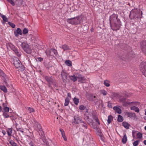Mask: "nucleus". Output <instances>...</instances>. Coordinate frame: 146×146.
<instances>
[{
    "label": "nucleus",
    "instance_id": "obj_1",
    "mask_svg": "<svg viewBox=\"0 0 146 146\" xmlns=\"http://www.w3.org/2000/svg\"><path fill=\"white\" fill-rule=\"evenodd\" d=\"M142 12L139 9H135L131 11L129 14V17L131 19L134 18H141Z\"/></svg>",
    "mask_w": 146,
    "mask_h": 146
},
{
    "label": "nucleus",
    "instance_id": "obj_2",
    "mask_svg": "<svg viewBox=\"0 0 146 146\" xmlns=\"http://www.w3.org/2000/svg\"><path fill=\"white\" fill-rule=\"evenodd\" d=\"M21 46L24 51L28 54H31L32 52V50L30 46L26 42H23L22 43Z\"/></svg>",
    "mask_w": 146,
    "mask_h": 146
},
{
    "label": "nucleus",
    "instance_id": "obj_3",
    "mask_svg": "<svg viewBox=\"0 0 146 146\" xmlns=\"http://www.w3.org/2000/svg\"><path fill=\"white\" fill-rule=\"evenodd\" d=\"M13 64L16 68L19 69V70L22 71L24 70V66L22 65L21 61L18 58H15L14 59Z\"/></svg>",
    "mask_w": 146,
    "mask_h": 146
},
{
    "label": "nucleus",
    "instance_id": "obj_4",
    "mask_svg": "<svg viewBox=\"0 0 146 146\" xmlns=\"http://www.w3.org/2000/svg\"><path fill=\"white\" fill-rule=\"evenodd\" d=\"M109 20L111 27V24L112 23L117 22V23H119V21H120V20L118 19L117 15L115 14H113L110 16Z\"/></svg>",
    "mask_w": 146,
    "mask_h": 146
},
{
    "label": "nucleus",
    "instance_id": "obj_5",
    "mask_svg": "<svg viewBox=\"0 0 146 146\" xmlns=\"http://www.w3.org/2000/svg\"><path fill=\"white\" fill-rule=\"evenodd\" d=\"M140 66L141 71L143 74L146 77V62H142Z\"/></svg>",
    "mask_w": 146,
    "mask_h": 146
},
{
    "label": "nucleus",
    "instance_id": "obj_6",
    "mask_svg": "<svg viewBox=\"0 0 146 146\" xmlns=\"http://www.w3.org/2000/svg\"><path fill=\"white\" fill-rule=\"evenodd\" d=\"M86 98L88 100L90 101H95L97 100V97L92 94H87Z\"/></svg>",
    "mask_w": 146,
    "mask_h": 146
},
{
    "label": "nucleus",
    "instance_id": "obj_7",
    "mask_svg": "<svg viewBox=\"0 0 146 146\" xmlns=\"http://www.w3.org/2000/svg\"><path fill=\"white\" fill-rule=\"evenodd\" d=\"M83 121L80 118L78 115H76L74 116V121L73 123L75 124L80 123H83Z\"/></svg>",
    "mask_w": 146,
    "mask_h": 146
},
{
    "label": "nucleus",
    "instance_id": "obj_8",
    "mask_svg": "<svg viewBox=\"0 0 146 146\" xmlns=\"http://www.w3.org/2000/svg\"><path fill=\"white\" fill-rule=\"evenodd\" d=\"M61 74L63 81L64 82H66L68 76V73L66 72V71L65 70H62L61 72Z\"/></svg>",
    "mask_w": 146,
    "mask_h": 146
},
{
    "label": "nucleus",
    "instance_id": "obj_9",
    "mask_svg": "<svg viewBox=\"0 0 146 146\" xmlns=\"http://www.w3.org/2000/svg\"><path fill=\"white\" fill-rule=\"evenodd\" d=\"M141 47L143 53L146 55V41L143 40L140 42Z\"/></svg>",
    "mask_w": 146,
    "mask_h": 146
},
{
    "label": "nucleus",
    "instance_id": "obj_10",
    "mask_svg": "<svg viewBox=\"0 0 146 146\" xmlns=\"http://www.w3.org/2000/svg\"><path fill=\"white\" fill-rule=\"evenodd\" d=\"M73 18L75 25L79 24L82 21V18L80 16H78Z\"/></svg>",
    "mask_w": 146,
    "mask_h": 146
},
{
    "label": "nucleus",
    "instance_id": "obj_11",
    "mask_svg": "<svg viewBox=\"0 0 146 146\" xmlns=\"http://www.w3.org/2000/svg\"><path fill=\"white\" fill-rule=\"evenodd\" d=\"M117 22H114L111 24V28L114 30L117 31L120 28V27L119 24H120V22L119 21V23L117 24Z\"/></svg>",
    "mask_w": 146,
    "mask_h": 146
},
{
    "label": "nucleus",
    "instance_id": "obj_12",
    "mask_svg": "<svg viewBox=\"0 0 146 146\" xmlns=\"http://www.w3.org/2000/svg\"><path fill=\"white\" fill-rule=\"evenodd\" d=\"M0 76H2L3 78V80L5 83V84L7 86H8L7 80L8 79L7 78H5L6 77V75L4 73L3 71L2 70H0Z\"/></svg>",
    "mask_w": 146,
    "mask_h": 146
},
{
    "label": "nucleus",
    "instance_id": "obj_13",
    "mask_svg": "<svg viewBox=\"0 0 146 146\" xmlns=\"http://www.w3.org/2000/svg\"><path fill=\"white\" fill-rule=\"evenodd\" d=\"M45 78L46 80L50 84H52L55 82V80L53 79L52 77L46 76Z\"/></svg>",
    "mask_w": 146,
    "mask_h": 146
},
{
    "label": "nucleus",
    "instance_id": "obj_14",
    "mask_svg": "<svg viewBox=\"0 0 146 146\" xmlns=\"http://www.w3.org/2000/svg\"><path fill=\"white\" fill-rule=\"evenodd\" d=\"M14 34L16 36H18L19 35H22V32L21 30L19 28H17L16 31L14 32Z\"/></svg>",
    "mask_w": 146,
    "mask_h": 146
},
{
    "label": "nucleus",
    "instance_id": "obj_15",
    "mask_svg": "<svg viewBox=\"0 0 146 146\" xmlns=\"http://www.w3.org/2000/svg\"><path fill=\"white\" fill-rule=\"evenodd\" d=\"M125 103L123 104V106H124L130 105V104H132L133 105H137L139 104V103L137 102H125Z\"/></svg>",
    "mask_w": 146,
    "mask_h": 146
},
{
    "label": "nucleus",
    "instance_id": "obj_16",
    "mask_svg": "<svg viewBox=\"0 0 146 146\" xmlns=\"http://www.w3.org/2000/svg\"><path fill=\"white\" fill-rule=\"evenodd\" d=\"M34 125L37 126V129L40 131H42V128L40 125L35 120H34Z\"/></svg>",
    "mask_w": 146,
    "mask_h": 146
},
{
    "label": "nucleus",
    "instance_id": "obj_17",
    "mask_svg": "<svg viewBox=\"0 0 146 146\" xmlns=\"http://www.w3.org/2000/svg\"><path fill=\"white\" fill-rule=\"evenodd\" d=\"M50 52L51 53V56H56L57 54V51L56 50L52 48L50 50Z\"/></svg>",
    "mask_w": 146,
    "mask_h": 146
},
{
    "label": "nucleus",
    "instance_id": "obj_18",
    "mask_svg": "<svg viewBox=\"0 0 146 146\" xmlns=\"http://www.w3.org/2000/svg\"><path fill=\"white\" fill-rule=\"evenodd\" d=\"M78 78L79 79V81L80 82L83 83L85 82L86 80V79L85 77H82L81 76H80Z\"/></svg>",
    "mask_w": 146,
    "mask_h": 146
},
{
    "label": "nucleus",
    "instance_id": "obj_19",
    "mask_svg": "<svg viewBox=\"0 0 146 146\" xmlns=\"http://www.w3.org/2000/svg\"><path fill=\"white\" fill-rule=\"evenodd\" d=\"M127 113L128 115V116L131 118H135L136 116L135 113H134L128 112H127Z\"/></svg>",
    "mask_w": 146,
    "mask_h": 146
},
{
    "label": "nucleus",
    "instance_id": "obj_20",
    "mask_svg": "<svg viewBox=\"0 0 146 146\" xmlns=\"http://www.w3.org/2000/svg\"><path fill=\"white\" fill-rule=\"evenodd\" d=\"M115 111L119 114H121V109L117 106H114L113 108Z\"/></svg>",
    "mask_w": 146,
    "mask_h": 146
},
{
    "label": "nucleus",
    "instance_id": "obj_21",
    "mask_svg": "<svg viewBox=\"0 0 146 146\" xmlns=\"http://www.w3.org/2000/svg\"><path fill=\"white\" fill-rule=\"evenodd\" d=\"M13 50L17 56L19 57L21 56V52H19L17 48H13Z\"/></svg>",
    "mask_w": 146,
    "mask_h": 146
},
{
    "label": "nucleus",
    "instance_id": "obj_22",
    "mask_svg": "<svg viewBox=\"0 0 146 146\" xmlns=\"http://www.w3.org/2000/svg\"><path fill=\"white\" fill-rule=\"evenodd\" d=\"M13 50L17 56L19 57L21 56V52H19L17 48H13Z\"/></svg>",
    "mask_w": 146,
    "mask_h": 146
},
{
    "label": "nucleus",
    "instance_id": "obj_23",
    "mask_svg": "<svg viewBox=\"0 0 146 146\" xmlns=\"http://www.w3.org/2000/svg\"><path fill=\"white\" fill-rule=\"evenodd\" d=\"M130 109L131 110H134V111L136 112L139 113V108L135 106H133L130 108Z\"/></svg>",
    "mask_w": 146,
    "mask_h": 146
},
{
    "label": "nucleus",
    "instance_id": "obj_24",
    "mask_svg": "<svg viewBox=\"0 0 146 146\" xmlns=\"http://www.w3.org/2000/svg\"><path fill=\"white\" fill-rule=\"evenodd\" d=\"M122 125L125 128L127 129H128L130 126V125L126 122H123L122 123Z\"/></svg>",
    "mask_w": 146,
    "mask_h": 146
},
{
    "label": "nucleus",
    "instance_id": "obj_25",
    "mask_svg": "<svg viewBox=\"0 0 146 146\" xmlns=\"http://www.w3.org/2000/svg\"><path fill=\"white\" fill-rule=\"evenodd\" d=\"M92 117L96 121L98 125H100L99 119L96 115H92Z\"/></svg>",
    "mask_w": 146,
    "mask_h": 146
},
{
    "label": "nucleus",
    "instance_id": "obj_26",
    "mask_svg": "<svg viewBox=\"0 0 146 146\" xmlns=\"http://www.w3.org/2000/svg\"><path fill=\"white\" fill-rule=\"evenodd\" d=\"M127 137L125 133L124 134L122 139V142L123 143L125 144L126 143L127 141Z\"/></svg>",
    "mask_w": 146,
    "mask_h": 146
},
{
    "label": "nucleus",
    "instance_id": "obj_27",
    "mask_svg": "<svg viewBox=\"0 0 146 146\" xmlns=\"http://www.w3.org/2000/svg\"><path fill=\"white\" fill-rule=\"evenodd\" d=\"M67 21L72 25H74V21L73 18L68 19L67 20Z\"/></svg>",
    "mask_w": 146,
    "mask_h": 146
},
{
    "label": "nucleus",
    "instance_id": "obj_28",
    "mask_svg": "<svg viewBox=\"0 0 146 146\" xmlns=\"http://www.w3.org/2000/svg\"><path fill=\"white\" fill-rule=\"evenodd\" d=\"M70 100V99L68 97H67L66 98L65 100V102L64 104L65 106H67L68 105L69 103Z\"/></svg>",
    "mask_w": 146,
    "mask_h": 146
},
{
    "label": "nucleus",
    "instance_id": "obj_29",
    "mask_svg": "<svg viewBox=\"0 0 146 146\" xmlns=\"http://www.w3.org/2000/svg\"><path fill=\"white\" fill-rule=\"evenodd\" d=\"M117 121L119 122H122L123 120V118L120 115H118Z\"/></svg>",
    "mask_w": 146,
    "mask_h": 146
},
{
    "label": "nucleus",
    "instance_id": "obj_30",
    "mask_svg": "<svg viewBox=\"0 0 146 146\" xmlns=\"http://www.w3.org/2000/svg\"><path fill=\"white\" fill-rule=\"evenodd\" d=\"M0 89L5 93L7 92V90L6 87L4 86H0Z\"/></svg>",
    "mask_w": 146,
    "mask_h": 146
},
{
    "label": "nucleus",
    "instance_id": "obj_31",
    "mask_svg": "<svg viewBox=\"0 0 146 146\" xmlns=\"http://www.w3.org/2000/svg\"><path fill=\"white\" fill-rule=\"evenodd\" d=\"M61 48L64 51L68 50L69 49V47L66 44L63 45L61 47Z\"/></svg>",
    "mask_w": 146,
    "mask_h": 146
},
{
    "label": "nucleus",
    "instance_id": "obj_32",
    "mask_svg": "<svg viewBox=\"0 0 146 146\" xmlns=\"http://www.w3.org/2000/svg\"><path fill=\"white\" fill-rule=\"evenodd\" d=\"M113 117L111 115L108 116V123H110L111 122V120L113 119Z\"/></svg>",
    "mask_w": 146,
    "mask_h": 146
},
{
    "label": "nucleus",
    "instance_id": "obj_33",
    "mask_svg": "<svg viewBox=\"0 0 146 146\" xmlns=\"http://www.w3.org/2000/svg\"><path fill=\"white\" fill-rule=\"evenodd\" d=\"M74 103L76 105H78L79 102V99L76 98H74L73 99Z\"/></svg>",
    "mask_w": 146,
    "mask_h": 146
},
{
    "label": "nucleus",
    "instance_id": "obj_34",
    "mask_svg": "<svg viewBox=\"0 0 146 146\" xmlns=\"http://www.w3.org/2000/svg\"><path fill=\"white\" fill-rule=\"evenodd\" d=\"M65 63L68 66H71L72 65V62L70 60H66L65 62Z\"/></svg>",
    "mask_w": 146,
    "mask_h": 146
},
{
    "label": "nucleus",
    "instance_id": "obj_35",
    "mask_svg": "<svg viewBox=\"0 0 146 146\" xmlns=\"http://www.w3.org/2000/svg\"><path fill=\"white\" fill-rule=\"evenodd\" d=\"M70 78L74 82L76 81L77 80L76 77L74 76H69Z\"/></svg>",
    "mask_w": 146,
    "mask_h": 146
},
{
    "label": "nucleus",
    "instance_id": "obj_36",
    "mask_svg": "<svg viewBox=\"0 0 146 146\" xmlns=\"http://www.w3.org/2000/svg\"><path fill=\"white\" fill-rule=\"evenodd\" d=\"M7 132L8 135L9 136H11L12 133V130L11 128L8 129L7 130Z\"/></svg>",
    "mask_w": 146,
    "mask_h": 146
},
{
    "label": "nucleus",
    "instance_id": "obj_37",
    "mask_svg": "<svg viewBox=\"0 0 146 146\" xmlns=\"http://www.w3.org/2000/svg\"><path fill=\"white\" fill-rule=\"evenodd\" d=\"M0 16H1V17L2 18L3 20L4 21H5V22L7 21L8 19L5 15L1 14L0 15Z\"/></svg>",
    "mask_w": 146,
    "mask_h": 146
},
{
    "label": "nucleus",
    "instance_id": "obj_38",
    "mask_svg": "<svg viewBox=\"0 0 146 146\" xmlns=\"http://www.w3.org/2000/svg\"><path fill=\"white\" fill-rule=\"evenodd\" d=\"M136 136L138 138L141 139L142 137V134L141 133L139 132L137 134Z\"/></svg>",
    "mask_w": 146,
    "mask_h": 146
},
{
    "label": "nucleus",
    "instance_id": "obj_39",
    "mask_svg": "<svg viewBox=\"0 0 146 146\" xmlns=\"http://www.w3.org/2000/svg\"><path fill=\"white\" fill-rule=\"evenodd\" d=\"M104 85L107 87H109L110 86V84L109 83V82L107 80H105L104 82Z\"/></svg>",
    "mask_w": 146,
    "mask_h": 146
},
{
    "label": "nucleus",
    "instance_id": "obj_40",
    "mask_svg": "<svg viewBox=\"0 0 146 146\" xmlns=\"http://www.w3.org/2000/svg\"><path fill=\"white\" fill-rule=\"evenodd\" d=\"M9 142L12 146H16L17 145V144L12 140H10Z\"/></svg>",
    "mask_w": 146,
    "mask_h": 146
},
{
    "label": "nucleus",
    "instance_id": "obj_41",
    "mask_svg": "<svg viewBox=\"0 0 146 146\" xmlns=\"http://www.w3.org/2000/svg\"><path fill=\"white\" fill-rule=\"evenodd\" d=\"M101 94H103L104 96H106L107 94V92L105 90H102L101 91Z\"/></svg>",
    "mask_w": 146,
    "mask_h": 146
},
{
    "label": "nucleus",
    "instance_id": "obj_42",
    "mask_svg": "<svg viewBox=\"0 0 146 146\" xmlns=\"http://www.w3.org/2000/svg\"><path fill=\"white\" fill-rule=\"evenodd\" d=\"M3 115L5 118H7L9 117V115L7 114V112L5 111H3Z\"/></svg>",
    "mask_w": 146,
    "mask_h": 146
},
{
    "label": "nucleus",
    "instance_id": "obj_43",
    "mask_svg": "<svg viewBox=\"0 0 146 146\" xmlns=\"http://www.w3.org/2000/svg\"><path fill=\"white\" fill-rule=\"evenodd\" d=\"M98 135H99V136H100V139H101V140L102 141H104V140L105 138H104V137L102 136V133L100 132H99V134Z\"/></svg>",
    "mask_w": 146,
    "mask_h": 146
},
{
    "label": "nucleus",
    "instance_id": "obj_44",
    "mask_svg": "<svg viewBox=\"0 0 146 146\" xmlns=\"http://www.w3.org/2000/svg\"><path fill=\"white\" fill-rule=\"evenodd\" d=\"M28 29L26 28H24L23 31V33L24 35H25L28 33Z\"/></svg>",
    "mask_w": 146,
    "mask_h": 146
},
{
    "label": "nucleus",
    "instance_id": "obj_45",
    "mask_svg": "<svg viewBox=\"0 0 146 146\" xmlns=\"http://www.w3.org/2000/svg\"><path fill=\"white\" fill-rule=\"evenodd\" d=\"M46 53L48 56H51V53L50 52V50H47L46 51Z\"/></svg>",
    "mask_w": 146,
    "mask_h": 146
},
{
    "label": "nucleus",
    "instance_id": "obj_46",
    "mask_svg": "<svg viewBox=\"0 0 146 146\" xmlns=\"http://www.w3.org/2000/svg\"><path fill=\"white\" fill-rule=\"evenodd\" d=\"M9 108L8 107H5L3 109V111H5L6 112H8L9 111Z\"/></svg>",
    "mask_w": 146,
    "mask_h": 146
},
{
    "label": "nucleus",
    "instance_id": "obj_47",
    "mask_svg": "<svg viewBox=\"0 0 146 146\" xmlns=\"http://www.w3.org/2000/svg\"><path fill=\"white\" fill-rule=\"evenodd\" d=\"M8 24L13 28H14L15 27V25L14 23L10 22H9Z\"/></svg>",
    "mask_w": 146,
    "mask_h": 146
},
{
    "label": "nucleus",
    "instance_id": "obj_48",
    "mask_svg": "<svg viewBox=\"0 0 146 146\" xmlns=\"http://www.w3.org/2000/svg\"><path fill=\"white\" fill-rule=\"evenodd\" d=\"M28 109L30 113L34 112L35 111V110L32 108H28Z\"/></svg>",
    "mask_w": 146,
    "mask_h": 146
},
{
    "label": "nucleus",
    "instance_id": "obj_49",
    "mask_svg": "<svg viewBox=\"0 0 146 146\" xmlns=\"http://www.w3.org/2000/svg\"><path fill=\"white\" fill-rule=\"evenodd\" d=\"M139 142V141H135L133 143V145L134 146H137L138 145Z\"/></svg>",
    "mask_w": 146,
    "mask_h": 146
},
{
    "label": "nucleus",
    "instance_id": "obj_50",
    "mask_svg": "<svg viewBox=\"0 0 146 146\" xmlns=\"http://www.w3.org/2000/svg\"><path fill=\"white\" fill-rule=\"evenodd\" d=\"M7 1L11 4L12 5L14 6L15 5V3L13 0H7Z\"/></svg>",
    "mask_w": 146,
    "mask_h": 146
},
{
    "label": "nucleus",
    "instance_id": "obj_51",
    "mask_svg": "<svg viewBox=\"0 0 146 146\" xmlns=\"http://www.w3.org/2000/svg\"><path fill=\"white\" fill-rule=\"evenodd\" d=\"M81 125L82 126L84 127L86 129L87 128V124L83 121V123H81Z\"/></svg>",
    "mask_w": 146,
    "mask_h": 146
},
{
    "label": "nucleus",
    "instance_id": "obj_52",
    "mask_svg": "<svg viewBox=\"0 0 146 146\" xmlns=\"http://www.w3.org/2000/svg\"><path fill=\"white\" fill-rule=\"evenodd\" d=\"M108 106L109 108H112V103L110 101H108Z\"/></svg>",
    "mask_w": 146,
    "mask_h": 146
},
{
    "label": "nucleus",
    "instance_id": "obj_53",
    "mask_svg": "<svg viewBox=\"0 0 146 146\" xmlns=\"http://www.w3.org/2000/svg\"><path fill=\"white\" fill-rule=\"evenodd\" d=\"M85 107L83 105H81L80 106L79 109L80 110H83L84 109Z\"/></svg>",
    "mask_w": 146,
    "mask_h": 146
},
{
    "label": "nucleus",
    "instance_id": "obj_54",
    "mask_svg": "<svg viewBox=\"0 0 146 146\" xmlns=\"http://www.w3.org/2000/svg\"><path fill=\"white\" fill-rule=\"evenodd\" d=\"M125 98H122L120 99V101L121 102H122L124 103H125Z\"/></svg>",
    "mask_w": 146,
    "mask_h": 146
},
{
    "label": "nucleus",
    "instance_id": "obj_55",
    "mask_svg": "<svg viewBox=\"0 0 146 146\" xmlns=\"http://www.w3.org/2000/svg\"><path fill=\"white\" fill-rule=\"evenodd\" d=\"M17 130L18 131H21L22 133H23L24 132L21 129V128H17Z\"/></svg>",
    "mask_w": 146,
    "mask_h": 146
},
{
    "label": "nucleus",
    "instance_id": "obj_56",
    "mask_svg": "<svg viewBox=\"0 0 146 146\" xmlns=\"http://www.w3.org/2000/svg\"><path fill=\"white\" fill-rule=\"evenodd\" d=\"M42 131V132L41 133V135H40V134H40V136L42 138H43L44 137V133H43V131Z\"/></svg>",
    "mask_w": 146,
    "mask_h": 146
},
{
    "label": "nucleus",
    "instance_id": "obj_57",
    "mask_svg": "<svg viewBox=\"0 0 146 146\" xmlns=\"http://www.w3.org/2000/svg\"><path fill=\"white\" fill-rule=\"evenodd\" d=\"M29 145L31 146H35V145L33 143L32 141H31L29 143Z\"/></svg>",
    "mask_w": 146,
    "mask_h": 146
},
{
    "label": "nucleus",
    "instance_id": "obj_58",
    "mask_svg": "<svg viewBox=\"0 0 146 146\" xmlns=\"http://www.w3.org/2000/svg\"><path fill=\"white\" fill-rule=\"evenodd\" d=\"M38 61H41L43 60V58L41 57L38 58L37 59Z\"/></svg>",
    "mask_w": 146,
    "mask_h": 146
},
{
    "label": "nucleus",
    "instance_id": "obj_59",
    "mask_svg": "<svg viewBox=\"0 0 146 146\" xmlns=\"http://www.w3.org/2000/svg\"><path fill=\"white\" fill-rule=\"evenodd\" d=\"M60 130L61 133V134H62V133H64V130L62 129H60Z\"/></svg>",
    "mask_w": 146,
    "mask_h": 146
},
{
    "label": "nucleus",
    "instance_id": "obj_60",
    "mask_svg": "<svg viewBox=\"0 0 146 146\" xmlns=\"http://www.w3.org/2000/svg\"><path fill=\"white\" fill-rule=\"evenodd\" d=\"M3 107L5 108V107H7V105L5 103H3Z\"/></svg>",
    "mask_w": 146,
    "mask_h": 146
},
{
    "label": "nucleus",
    "instance_id": "obj_61",
    "mask_svg": "<svg viewBox=\"0 0 146 146\" xmlns=\"http://www.w3.org/2000/svg\"><path fill=\"white\" fill-rule=\"evenodd\" d=\"M68 96L70 98H71V94H70V93H68Z\"/></svg>",
    "mask_w": 146,
    "mask_h": 146
},
{
    "label": "nucleus",
    "instance_id": "obj_62",
    "mask_svg": "<svg viewBox=\"0 0 146 146\" xmlns=\"http://www.w3.org/2000/svg\"><path fill=\"white\" fill-rule=\"evenodd\" d=\"M61 134L62 135V137H65V136L64 133H62V134Z\"/></svg>",
    "mask_w": 146,
    "mask_h": 146
},
{
    "label": "nucleus",
    "instance_id": "obj_63",
    "mask_svg": "<svg viewBox=\"0 0 146 146\" xmlns=\"http://www.w3.org/2000/svg\"><path fill=\"white\" fill-rule=\"evenodd\" d=\"M63 138H64V140L65 141H66L67 139H66V136H65V137H64Z\"/></svg>",
    "mask_w": 146,
    "mask_h": 146
},
{
    "label": "nucleus",
    "instance_id": "obj_64",
    "mask_svg": "<svg viewBox=\"0 0 146 146\" xmlns=\"http://www.w3.org/2000/svg\"><path fill=\"white\" fill-rule=\"evenodd\" d=\"M143 143L145 145H146V140H144L143 141Z\"/></svg>",
    "mask_w": 146,
    "mask_h": 146
}]
</instances>
